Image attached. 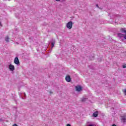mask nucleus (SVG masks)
Listing matches in <instances>:
<instances>
[{
  "mask_svg": "<svg viewBox=\"0 0 126 126\" xmlns=\"http://www.w3.org/2000/svg\"><path fill=\"white\" fill-rule=\"evenodd\" d=\"M121 121L123 124L125 125L126 122V115H123L121 116Z\"/></svg>",
  "mask_w": 126,
  "mask_h": 126,
  "instance_id": "1",
  "label": "nucleus"
},
{
  "mask_svg": "<svg viewBox=\"0 0 126 126\" xmlns=\"http://www.w3.org/2000/svg\"><path fill=\"white\" fill-rule=\"evenodd\" d=\"M66 27L68 29H71L72 28V22L71 21L68 22L66 24Z\"/></svg>",
  "mask_w": 126,
  "mask_h": 126,
  "instance_id": "2",
  "label": "nucleus"
},
{
  "mask_svg": "<svg viewBox=\"0 0 126 126\" xmlns=\"http://www.w3.org/2000/svg\"><path fill=\"white\" fill-rule=\"evenodd\" d=\"M75 89L76 91H77L78 92H80L81 90H82V87H81L80 86H75Z\"/></svg>",
  "mask_w": 126,
  "mask_h": 126,
  "instance_id": "3",
  "label": "nucleus"
},
{
  "mask_svg": "<svg viewBox=\"0 0 126 126\" xmlns=\"http://www.w3.org/2000/svg\"><path fill=\"white\" fill-rule=\"evenodd\" d=\"M14 63L15 64H19L20 62H19V59H18V57H15L14 60Z\"/></svg>",
  "mask_w": 126,
  "mask_h": 126,
  "instance_id": "4",
  "label": "nucleus"
},
{
  "mask_svg": "<svg viewBox=\"0 0 126 126\" xmlns=\"http://www.w3.org/2000/svg\"><path fill=\"white\" fill-rule=\"evenodd\" d=\"M9 69H10V70H11V71H13V70L15 69V68L14 67V65L10 64L9 65Z\"/></svg>",
  "mask_w": 126,
  "mask_h": 126,
  "instance_id": "5",
  "label": "nucleus"
},
{
  "mask_svg": "<svg viewBox=\"0 0 126 126\" xmlns=\"http://www.w3.org/2000/svg\"><path fill=\"white\" fill-rule=\"evenodd\" d=\"M65 80L67 82H70L71 81V79L70 78V76L68 75L65 77Z\"/></svg>",
  "mask_w": 126,
  "mask_h": 126,
  "instance_id": "6",
  "label": "nucleus"
},
{
  "mask_svg": "<svg viewBox=\"0 0 126 126\" xmlns=\"http://www.w3.org/2000/svg\"><path fill=\"white\" fill-rule=\"evenodd\" d=\"M98 114H99V112L95 111L93 113V116L94 118H97L98 117Z\"/></svg>",
  "mask_w": 126,
  "mask_h": 126,
  "instance_id": "7",
  "label": "nucleus"
},
{
  "mask_svg": "<svg viewBox=\"0 0 126 126\" xmlns=\"http://www.w3.org/2000/svg\"><path fill=\"white\" fill-rule=\"evenodd\" d=\"M55 44H56V40L52 39L51 42L52 49L55 46Z\"/></svg>",
  "mask_w": 126,
  "mask_h": 126,
  "instance_id": "8",
  "label": "nucleus"
},
{
  "mask_svg": "<svg viewBox=\"0 0 126 126\" xmlns=\"http://www.w3.org/2000/svg\"><path fill=\"white\" fill-rule=\"evenodd\" d=\"M125 35H126V34H122V33H118V37H120V38H122L123 37H125Z\"/></svg>",
  "mask_w": 126,
  "mask_h": 126,
  "instance_id": "9",
  "label": "nucleus"
},
{
  "mask_svg": "<svg viewBox=\"0 0 126 126\" xmlns=\"http://www.w3.org/2000/svg\"><path fill=\"white\" fill-rule=\"evenodd\" d=\"M5 40L6 41V42H9V37L8 36H7L5 38Z\"/></svg>",
  "mask_w": 126,
  "mask_h": 126,
  "instance_id": "10",
  "label": "nucleus"
},
{
  "mask_svg": "<svg viewBox=\"0 0 126 126\" xmlns=\"http://www.w3.org/2000/svg\"><path fill=\"white\" fill-rule=\"evenodd\" d=\"M86 100H87V98H82V102H86Z\"/></svg>",
  "mask_w": 126,
  "mask_h": 126,
  "instance_id": "11",
  "label": "nucleus"
},
{
  "mask_svg": "<svg viewBox=\"0 0 126 126\" xmlns=\"http://www.w3.org/2000/svg\"><path fill=\"white\" fill-rule=\"evenodd\" d=\"M123 92L124 93L125 96H126V89L123 90Z\"/></svg>",
  "mask_w": 126,
  "mask_h": 126,
  "instance_id": "12",
  "label": "nucleus"
},
{
  "mask_svg": "<svg viewBox=\"0 0 126 126\" xmlns=\"http://www.w3.org/2000/svg\"><path fill=\"white\" fill-rule=\"evenodd\" d=\"M96 7H97L98 8H100V7L99 6V5H98V4H96Z\"/></svg>",
  "mask_w": 126,
  "mask_h": 126,
  "instance_id": "13",
  "label": "nucleus"
},
{
  "mask_svg": "<svg viewBox=\"0 0 126 126\" xmlns=\"http://www.w3.org/2000/svg\"><path fill=\"white\" fill-rule=\"evenodd\" d=\"M0 122H3V119L2 118L0 119Z\"/></svg>",
  "mask_w": 126,
  "mask_h": 126,
  "instance_id": "14",
  "label": "nucleus"
},
{
  "mask_svg": "<svg viewBox=\"0 0 126 126\" xmlns=\"http://www.w3.org/2000/svg\"><path fill=\"white\" fill-rule=\"evenodd\" d=\"M123 68H126V65H124L123 66Z\"/></svg>",
  "mask_w": 126,
  "mask_h": 126,
  "instance_id": "15",
  "label": "nucleus"
},
{
  "mask_svg": "<svg viewBox=\"0 0 126 126\" xmlns=\"http://www.w3.org/2000/svg\"><path fill=\"white\" fill-rule=\"evenodd\" d=\"M12 126H18L17 124H14L12 125Z\"/></svg>",
  "mask_w": 126,
  "mask_h": 126,
  "instance_id": "16",
  "label": "nucleus"
},
{
  "mask_svg": "<svg viewBox=\"0 0 126 126\" xmlns=\"http://www.w3.org/2000/svg\"><path fill=\"white\" fill-rule=\"evenodd\" d=\"M66 126H71V125H70V124H67Z\"/></svg>",
  "mask_w": 126,
  "mask_h": 126,
  "instance_id": "17",
  "label": "nucleus"
},
{
  "mask_svg": "<svg viewBox=\"0 0 126 126\" xmlns=\"http://www.w3.org/2000/svg\"><path fill=\"white\" fill-rule=\"evenodd\" d=\"M112 126H117V125H115V124H113V125H112Z\"/></svg>",
  "mask_w": 126,
  "mask_h": 126,
  "instance_id": "18",
  "label": "nucleus"
},
{
  "mask_svg": "<svg viewBox=\"0 0 126 126\" xmlns=\"http://www.w3.org/2000/svg\"><path fill=\"white\" fill-rule=\"evenodd\" d=\"M15 44H16L17 45H18V44H19V43H18V42H15Z\"/></svg>",
  "mask_w": 126,
  "mask_h": 126,
  "instance_id": "19",
  "label": "nucleus"
},
{
  "mask_svg": "<svg viewBox=\"0 0 126 126\" xmlns=\"http://www.w3.org/2000/svg\"><path fill=\"white\" fill-rule=\"evenodd\" d=\"M56 0V1H60V0Z\"/></svg>",
  "mask_w": 126,
  "mask_h": 126,
  "instance_id": "20",
  "label": "nucleus"
},
{
  "mask_svg": "<svg viewBox=\"0 0 126 126\" xmlns=\"http://www.w3.org/2000/svg\"><path fill=\"white\" fill-rule=\"evenodd\" d=\"M99 9H103L102 8H100V7L99 8Z\"/></svg>",
  "mask_w": 126,
  "mask_h": 126,
  "instance_id": "21",
  "label": "nucleus"
},
{
  "mask_svg": "<svg viewBox=\"0 0 126 126\" xmlns=\"http://www.w3.org/2000/svg\"><path fill=\"white\" fill-rule=\"evenodd\" d=\"M0 26H1V23L0 22Z\"/></svg>",
  "mask_w": 126,
  "mask_h": 126,
  "instance_id": "22",
  "label": "nucleus"
},
{
  "mask_svg": "<svg viewBox=\"0 0 126 126\" xmlns=\"http://www.w3.org/2000/svg\"><path fill=\"white\" fill-rule=\"evenodd\" d=\"M24 94L25 95V96H26V94H25V93H24Z\"/></svg>",
  "mask_w": 126,
  "mask_h": 126,
  "instance_id": "23",
  "label": "nucleus"
},
{
  "mask_svg": "<svg viewBox=\"0 0 126 126\" xmlns=\"http://www.w3.org/2000/svg\"><path fill=\"white\" fill-rule=\"evenodd\" d=\"M8 0L9 1V0Z\"/></svg>",
  "mask_w": 126,
  "mask_h": 126,
  "instance_id": "24",
  "label": "nucleus"
}]
</instances>
